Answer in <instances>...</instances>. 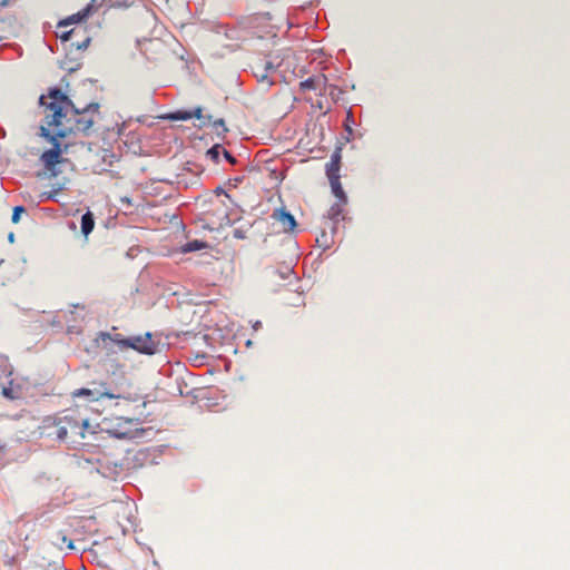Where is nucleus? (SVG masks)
I'll return each instance as SVG.
<instances>
[{
	"mask_svg": "<svg viewBox=\"0 0 570 570\" xmlns=\"http://www.w3.org/2000/svg\"><path fill=\"white\" fill-rule=\"evenodd\" d=\"M39 102L43 107L45 124L56 128V135L61 138L78 132L88 135L99 118L98 104H89L81 110L77 109L68 96L58 88L41 95Z\"/></svg>",
	"mask_w": 570,
	"mask_h": 570,
	"instance_id": "f257e3e1",
	"label": "nucleus"
},
{
	"mask_svg": "<svg viewBox=\"0 0 570 570\" xmlns=\"http://www.w3.org/2000/svg\"><path fill=\"white\" fill-rule=\"evenodd\" d=\"M58 417L60 420L63 441L78 443L85 440L88 434L95 433L88 419L81 413L78 406L58 413Z\"/></svg>",
	"mask_w": 570,
	"mask_h": 570,
	"instance_id": "f03ea898",
	"label": "nucleus"
},
{
	"mask_svg": "<svg viewBox=\"0 0 570 570\" xmlns=\"http://www.w3.org/2000/svg\"><path fill=\"white\" fill-rule=\"evenodd\" d=\"M92 387L76 390L72 395L75 397L86 396L91 402H97L102 399H116L126 400L128 402H135L138 400L137 395L126 393L120 386L111 385L107 382H92Z\"/></svg>",
	"mask_w": 570,
	"mask_h": 570,
	"instance_id": "7ed1b4c3",
	"label": "nucleus"
},
{
	"mask_svg": "<svg viewBox=\"0 0 570 570\" xmlns=\"http://www.w3.org/2000/svg\"><path fill=\"white\" fill-rule=\"evenodd\" d=\"M39 130V135L52 145L50 149L41 154L40 161L46 169L53 170L58 164L62 163V155L67 150V145L62 146L59 141L61 137L56 135V128L48 127L47 124H43L40 126Z\"/></svg>",
	"mask_w": 570,
	"mask_h": 570,
	"instance_id": "20e7f679",
	"label": "nucleus"
},
{
	"mask_svg": "<svg viewBox=\"0 0 570 570\" xmlns=\"http://www.w3.org/2000/svg\"><path fill=\"white\" fill-rule=\"evenodd\" d=\"M127 348H132L141 354L153 355L158 351V343L153 340L150 333L130 336Z\"/></svg>",
	"mask_w": 570,
	"mask_h": 570,
	"instance_id": "39448f33",
	"label": "nucleus"
},
{
	"mask_svg": "<svg viewBox=\"0 0 570 570\" xmlns=\"http://www.w3.org/2000/svg\"><path fill=\"white\" fill-rule=\"evenodd\" d=\"M40 430L41 434L48 438H53L56 440L63 441L58 414L46 416L41 422Z\"/></svg>",
	"mask_w": 570,
	"mask_h": 570,
	"instance_id": "423d86ee",
	"label": "nucleus"
},
{
	"mask_svg": "<svg viewBox=\"0 0 570 570\" xmlns=\"http://www.w3.org/2000/svg\"><path fill=\"white\" fill-rule=\"evenodd\" d=\"M96 342L104 350H110L109 343H116L121 350H125L128 346L129 337H124L119 333L99 332Z\"/></svg>",
	"mask_w": 570,
	"mask_h": 570,
	"instance_id": "0eeeda50",
	"label": "nucleus"
},
{
	"mask_svg": "<svg viewBox=\"0 0 570 570\" xmlns=\"http://www.w3.org/2000/svg\"><path fill=\"white\" fill-rule=\"evenodd\" d=\"M98 9L97 6H95L92 2L88 3L82 10L78 11L77 13L70 14L62 19L58 27H67L73 23H82L86 22L87 19L96 12Z\"/></svg>",
	"mask_w": 570,
	"mask_h": 570,
	"instance_id": "6e6552de",
	"label": "nucleus"
},
{
	"mask_svg": "<svg viewBox=\"0 0 570 570\" xmlns=\"http://www.w3.org/2000/svg\"><path fill=\"white\" fill-rule=\"evenodd\" d=\"M272 218L279 224L281 229L285 233L293 232L296 227L294 216L285 208L275 209L272 214Z\"/></svg>",
	"mask_w": 570,
	"mask_h": 570,
	"instance_id": "1a4fd4ad",
	"label": "nucleus"
},
{
	"mask_svg": "<svg viewBox=\"0 0 570 570\" xmlns=\"http://www.w3.org/2000/svg\"><path fill=\"white\" fill-rule=\"evenodd\" d=\"M226 207L227 206L223 199L212 203V208L207 212V214L213 217L212 223L222 226L229 222V215Z\"/></svg>",
	"mask_w": 570,
	"mask_h": 570,
	"instance_id": "9d476101",
	"label": "nucleus"
},
{
	"mask_svg": "<svg viewBox=\"0 0 570 570\" xmlns=\"http://www.w3.org/2000/svg\"><path fill=\"white\" fill-rule=\"evenodd\" d=\"M341 159V150L337 149L332 154L331 160L326 164V176L328 179L340 178Z\"/></svg>",
	"mask_w": 570,
	"mask_h": 570,
	"instance_id": "9b49d317",
	"label": "nucleus"
},
{
	"mask_svg": "<svg viewBox=\"0 0 570 570\" xmlns=\"http://www.w3.org/2000/svg\"><path fill=\"white\" fill-rule=\"evenodd\" d=\"M193 117H195L197 119H202L203 118V109L200 107H197L191 111L177 110L167 116V118L170 120H188Z\"/></svg>",
	"mask_w": 570,
	"mask_h": 570,
	"instance_id": "f8f14e48",
	"label": "nucleus"
},
{
	"mask_svg": "<svg viewBox=\"0 0 570 570\" xmlns=\"http://www.w3.org/2000/svg\"><path fill=\"white\" fill-rule=\"evenodd\" d=\"M100 156L102 164L96 166L99 173L108 171L109 168L112 167L116 161H118L117 155L110 149H102Z\"/></svg>",
	"mask_w": 570,
	"mask_h": 570,
	"instance_id": "ddd939ff",
	"label": "nucleus"
},
{
	"mask_svg": "<svg viewBox=\"0 0 570 570\" xmlns=\"http://www.w3.org/2000/svg\"><path fill=\"white\" fill-rule=\"evenodd\" d=\"M325 80L324 75L313 76L302 81L301 88L303 90H317L325 83Z\"/></svg>",
	"mask_w": 570,
	"mask_h": 570,
	"instance_id": "4468645a",
	"label": "nucleus"
},
{
	"mask_svg": "<svg viewBox=\"0 0 570 570\" xmlns=\"http://www.w3.org/2000/svg\"><path fill=\"white\" fill-rule=\"evenodd\" d=\"M252 68L253 72H263L271 75L272 72L276 71L277 66L269 60L258 59L253 63Z\"/></svg>",
	"mask_w": 570,
	"mask_h": 570,
	"instance_id": "2eb2a0df",
	"label": "nucleus"
},
{
	"mask_svg": "<svg viewBox=\"0 0 570 570\" xmlns=\"http://www.w3.org/2000/svg\"><path fill=\"white\" fill-rule=\"evenodd\" d=\"M95 227V217L91 212H87L81 217V233L85 237H88V235L92 232Z\"/></svg>",
	"mask_w": 570,
	"mask_h": 570,
	"instance_id": "dca6fc26",
	"label": "nucleus"
},
{
	"mask_svg": "<svg viewBox=\"0 0 570 570\" xmlns=\"http://www.w3.org/2000/svg\"><path fill=\"white\" fill-rule=\"evenodd\" d=\"M331 183L332 191L335 197L342 203H346V196L341 185L340 178L328 179Z\"/></svg>",
	"mask_w": 570,
	"mask_h": 570,
	"instance_id": "f3484780",
	"label": "nucleus"
},
{
	"mask_svg": "<svg viewBox=\"0 0 570 570\" xmlns=\"http://www.w3.org/2000/svg\"><path fill=\"white\" fill-rule=\"evenodd\" d=\"M206 247H207L206 243L196 239V240L186 243L181 247V252L183 253H191V252H196V250H199V249H203Z\"/></svg>",
	"mask_w": 570,
	"mask_h": 570,
	"instance_id": "a211bd4d",
	"label": "nucleus"
},
{
	"mask_svg": "<svg viewBox=\"0 0 570 570\" xmlns=\"http://www.w3.org/2000/svg\"><path fill=\"white\" fill-rule=\"evenodd\" d=\"M346 203H342L341 200H338L337 203H335L328 210V217L331 219H337V217L341 215V213L343 212V206L345 205Z\"/></svg>",
	"mask_w": 570,
	"mask_h": 570,
	"instance_id": "6ab92c4d",
	"label": "nucleus"
},
{
	"mask_svg": "<svg viewBox=\"0 0 570 570\" xmlns=\"http://www.w3.org/2000/svg\"><path fill=\"white\" fill-rule=\"evenodd\" d=\"M224 148H222L220 145H214L210 149L207 151V156L214 161L218 163L219 160V154L220 150L223 151Z\"/></svg>",
	"mask_w": 570,
	"mask_h": 570,
	"instance_id": "aec40b11",
	"label": "nucleus"
},
{
	"mask_svg": "<svg viewBox=\"0 0 570 570\" xmlns=\"http://www.w3.org/2000/svg\"><path fill=\"white\" fill-rule=\"evenodd\" d=\"M254 75L258 82H261L263 86L271 87L274 83L268 73L254 72Z\"/></svg>",
	"mask_w": 570,
	"mask_h": 570,
	"instance_id": "412c9836",
	"label": "nucleus"
},
{
	"mask_svg": "<svg viewBox=\"0 0 570 570\" xmlns=\"http://www.w3.org/2000/svg\"><path fill=\"white\" fill-rule=\"evenodd\" d=\"M213 127L218 135L226 134L228 131L227 127L225 126L224 119L214 120Z\"/></svg>",
	"mask_w": 570,
	"mask_h": 570,
	"instance_id": "4be33fe9",
	"label": "nucleus"
},
{
	"mask_svg": "<svg viewBox=\"0 0 570 570\" xmlns=\"http://www.w3.org/2000/svg\"><path fill=\"white\" fill-rule=\"evenodd\" d=\"M24 212V207L23 206H16L13 208V213H12V217H11V220L12 223H18L19 219H20V214Z\"/></svg>",
	"mask_w": 570,
	"mask_h": 570,
	"instance_id": "5701e85b",
	"label": "nucleus"
},
{
	"mask_svg": "<svg viewBox=\"0 0 570 570\" xmlns=\"http://www.w3.org/2000/svg\"><path fill=\"white\" fill-rule=\"evenodd\" d=\"M223 154H224V157L230 163V164H235L236 163V159L235 157L226 149H223Z\"/></svg>",
	"mask_w": 570,
	"mask_h": 570,
	"instance_id": "b1692460",
	"label": "nucleus"
},
{
	"mask_svg": "<svg viewBox=\"0 0 570 570\" xmlns=\"http://www.w3.org/2000/svg\"><path fill=\"white\" fill-rule=\"evenodd\" d=\"M117 438H128L130 435V432H117L115 433Z\"/></svg>",
	"mask_w": 570,
	"mask_h": 570,
	"instance_id": "393cba45",
	"label": "nucleus"
},
{
	"mask_svg": "<svg viewBox=\"0 0 570 570\" xmlns=\"http://www.w3.org/2000/svg\"><path fill=\"white\" fill-rule=\"evenodd\" d=\"M75 32V29L67 31L66 33L61 35V39L68 40L70 35Z\"/></svg>",
	"mask_w": 570,
	"mask_h": 570,
	"instance_id": "a878e982",
	"label": "nucleus"
},
{
	"mask_svg": "<svg viewBox=\"0 0 570 570\" xmlns=\"http://www.w3.org/2000/svg\"><path fill=\"white\" fill-rule=\"evenodd\" d=\"M89 39H86L82 45H79L78 48H86L89 43Z\"/></svg>",
	"mask_w": 570,
	"mask_h": 570,
	"instance_id": "bb28decb",
	"label": "nucleus"
},
{
	"mask_svg": "<svg viewBox=\"0 0 570 570\" xmlns=\"http://www.w3.org/2000/svg\"><path fill=\"white\" fill-rule=\"evenodd\" d=\"M68 547H69L70 549H72V548H73V544H72V542H71V541H69Z\"/></svg>",
	"mask_w": 570,
	"mask_h": 570,
	"instance_id": "cd10ccee",
	"label": "nucleus"
},
{
	"mask_svg": "<svg viewBox=\"0 0 570 570\" xmlns=\"http://www.w3.org/2000/svg\"><path fill=\"white\" fill-rule=\"evenodd\" d=\"M222 193L224 194V196H225L226 198H228V199H229L228 194H226L225 191H222Z\"/></svg>",
	"mask_w": 570,
	"mask_h": 570,
	"instance_id": "c85d7f7f",
	"label": "nucleus"
}]
</instances>
